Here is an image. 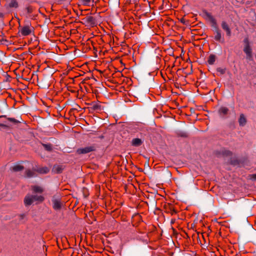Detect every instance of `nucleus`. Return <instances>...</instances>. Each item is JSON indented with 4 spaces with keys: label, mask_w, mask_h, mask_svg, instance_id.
Listing matches in <instances>:
<instances>
[{
    "label": "nucleus",
    "mask_w": 256,
    "mask_h": 256,
    "mask_svg": "<svg viewBox=\"0 0 256 256\" xmlns=\"http://www.w3.org/2000/svg\"><path fill=\"white\" fill-rule=\"evenodd\" d=\"M208 16L209 18L210 22L212 24V26L216 28L214 40L216 41L224 43V38H222L220 31L217 28V24L216 20L214 18V17L210 15V14H208Z\"/></svg>",
    "instance_id": "nucleus-1"
},
{
    "label": "nucleus",
    "mask_w": 256,
    "mask_h": 256,
    "mask_svg": "<svg viewBox=\"0 0 256 256\" xmlns=\"http://www.w3.org/2000/svg\"><path fill=\"white\" fill-rule=\"evenodd\" d=\"M44 200V197L41 195L28 194L24 198L26 205H30L35 202H41Z\"/></svg>",
    "instance_id": "nucleus-2"
},
{
    "label": "nucleus",
    "mask_w": 256,
    "mask_h": 256,
    "mask_svg": "<svg viewBox=\"0 0 256 256\" xmlns=\"http://www.w3.org/2000/svg\"><path fill=\"white\" fill-rule=\"evenodd\" d=\"M244 42L246 44H245L244 48V51L246 55V58L250 60L252 59V48H250V44H248V40L247 38H246L244 40Z\"/></svg>",
    "instance_id": "nucleus-3"
},
{
    "label": "nucleus",
    "mask_w": 256,
    "mask_h": 256,
    "mask_svg": "<svg viewBox=\"0 0 256 256\" xmlns=\"http://www.w3.org/2000/svg\"><path fill=\"white\" fill-rule=\"evenodd\" d=\"M32 31V28L28 26H26L20 28L19 30V32L22 36H26L29 35Z\"/></svg>",
    "instance_id": "nucleus-4"
},
{
    "label": "nucleus",
    "mask_w": 256,
    "mask_h": 256,
    "mask_svg": "<svg viewBox=\"0 0 256 256\" xmlns=\"http://www.w3.org/2000/svg\"><path fill=\"white\" fill-rule=\"evenodd\" d=\"M94 150L95 147L94 146H90L84 148H78V152L80 154H87L94 151Z\"/></svg>",
    "instance_id": "nucleus-5"
},
{
    "label": "nucleus",
    "mask_w": 256,
    "mask_h": 256,
    "mask_svg": "<svg viewBox=\"0 0 256 256\" xmlns=\"http://www.w3.org/2000/svg\"><path fill=\"white\" fill-rule=\"evenodd\" d=\"M53 208L56 210H60L62 206V203L60 202V199L58 198H54L52 200Z\"/></svg>",
    "instance_id": "nucleus-6"
},
{
    "label": "nucleus",
    "mask_w": 256,
    "mask_h": 256,
    "mask_svg": "<svg viewBox=\"0 0 256 256\" xmlns=\"http://www.w3.org/2000/svg\"><path fill=\"white\" fill-rule=\"evenodd\" d=\"M222 28L226 32V35L228 36H231V30L228 25V24L224 21H222Z\"/></svg>",
    "instance_id": "nucleus-7"
},
{
    "label": "nucleus",
    "mask_w": 256,
    "mask_h": 256,
    "mask_svg": "<svg viewBox=\"0 0 256 256\" xmlns=\"http://www.w3.org/2000/svg\"><path fill=\"white\" fill-rule=\"evenodd\" d=\"M142 144V140L141 139L138 138H134L132 141V144L133 146H138Z\"/></svg>",
    "instance_id": "nucleus-8"
},
{
    "label": "nucleus",
    "mask_w": 256,
    "mask_h": 256,
    "mask_svg": "<svg viewBox=\"0 0 256 256\" xmlns=\"http://www.w3.org/2000/svg\"><path fill=\"white\" fill-rule=\"evenodd\" d=\"M32 190L34 193L38 194H42L44 191L42 188L38 186H32Z\"/></svg>",
    "instance_id": "nucleus-9"
},
{
    "label": "nucleus",
    "mask_w": 256,
    "mask_h": 256,
    "mask_svg": "<svg viewBox=\"0 0 256 256\" xmlns=\"http://www.w3.org/2000/svg\"><path fill=\"white\" fill-rule=\"evenodd\" d=\"M238 121L240 126H244L246 124V118L243 114L240 115Z\"/></svg>",
    "instance_id": "nucleus-10"
},
{
    "label": "nucleus",
    "mask_w": 256,
    "mask_h": 256,
    "mask_svg": "<svg viewBox=\"0 0 256 256\" xmlns=\"http://www.w3.org/2000/svg\"><path fill=\"white\" fill-rule=\"evenodd\" d=\"M24 167L20 164H16L12 167V170L14 172H18L22 170Z\"/></svg>",
    "instance_id": "nucleus-11"
},
{
    "label": "nucleus",
    "mask_w": 256,
    "mask_h": 256,
    "mask_svg": "<svg viewBox=\"0 0 256 256\" xmlns=\"http://www.w3.org/2000/svg\"><path fill=\"white\" fill-rule=\"evenodd\" d=\"M216 60V56L214 54H211L209 56L208 62L210 64H213Z\"/></svg>",
    "instance_id": "nucleus-12"
},
{
    "label": "nucleus",
    "mask_w": 256,
    "mask_h": 256,
    "mask_svg": "<svg viewBox=\"0 0 256 256\" xmlns=\"http://www.w3.org/2000/svg\"><path fill=\"white\" fill-rule=\"evenodd\" d=\"M9 6L11 8H17L18 4L16 0H11L9 3Z\"/></svg>",
    "instance_id": "nucleus-13"
},
{
    "label": "nucleus",
    "mask_w": 256,
    "mask_h": 256,
    "mask_svg": "<svg viewBox=\"0 0 256 256\" xmlns=\"http://www.w3.org/2000/svg\"><path fill=\"white\" fill-rule=\"evenodd\" d=\"M228 109L226 107H222L219 110V112L223 114H226L228 113Z\"/></svg>",
    "instance_id": "nucleus-14"
},
{
    "label": "nucleus",
    "mask_w": 256,
    "mask_h": 256,
    "mask_svg": "<svg viewBox=\"0 0 256 256\" xmlns=\"http://www.w3.org/2000/svg\"><path fill=\"white\" fill-rule=\"evenodd\" d=\"M53 170L56 173H60L62 171V168L60 166H56L54 167Z\"/></svg>",
    "instance_id": "nucleus-15"
},
{
    "label": "nucleus",
    "mask_w": 256,
    "mask_h": 256,
    "mask_svg": "<svg viewBox=\"0 0 256 256\" xmlns=\"http://www.w3.org/2000/svg\"><path fill=\"white\" fill-rule=\"evenodd\" d=\"M49 169L46 167H44L38 170V172L42 174H46L48 172Z\"/></svg>",
    "instance_id": "nucleus-16"
},
{
    "label": "nucleus",
    "mask_w": 256,
    "mask_h": 256,
    "mask_svg": "<svg viewBox=\"0 0 256 256\" xmlns=\"http://www.w3.org/2000/svg\"><path fill=\"white\" fill-rule=\"evenodd\" d=\"M42 146L44 148L48 150H52V145L50 144H44Z\"/></svg>",
    "instance_id": "nucleus-17"
},
{
    "label": "nucleus",
    "mask_w": 256,
    "mask_h": 256,
    "mask_svg": "<svg viewBox=\"0 0 256 256\" xmlns=\"http://www.w3.org/2000/svg\"><path fill=\"white\" fill-rule=\"evenodd\" d=\"M216 70L220 74H223L226 72L225 69L222 68H218Z\"/></svg>",
    "instance_id": "nucleus-18"
},
{
    "label": "nucleus",
    "mask_w": 256,
    "mask_h": 256,
    "mask_svg": "<svg viewBox=\"0 0 256 256\" xmlns=\"http://www.w3.org/2000/svg\"><path fill=\"white\" fill-rule=\"evenodd\" d=\"M26 176L28 177H32L34 176V172L31 170H28L26 172Z\"/></svg>",
    "instance_id": "nucleus-19"
},
{
    "label": "nucleus",
    "mask_w": 256,
    "mask_h": 256,
    "mask_svg": "<svg viewBox=\"0 0 256 256\" xmlns=\"http://www.w3.org/2000/svg\"><path fill=\"white\" fill-rule=\"evenodd\" d=\"M86 21L88 22L92 23L93 22V21H94V18H93V17H92L91 16H87L86 18Z\"/></svg>",
    "instance_id": "nucleus-20"
},
{
    "label": "nucleus",
    "mask_w": 256,
    "mask_h": 256,
    "mask_svg": "<svg viewBox=\"0 0 256 256\" xmlns=\"http://www.w3.org/2000/svg\"><path fill=\"white\" fill-rule=\"evenodd\" d=\"M84 0V4H88L91 1V0Z\"/></svg>",
    "instance_id": "nucleus-21"
}]
</instances>
